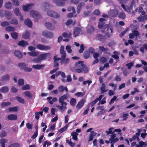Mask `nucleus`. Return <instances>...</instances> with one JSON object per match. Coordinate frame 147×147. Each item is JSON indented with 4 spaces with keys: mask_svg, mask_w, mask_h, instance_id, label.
Returning a JSON list of instances; mask_svg holds the SVG:
<instances>
[{
    "mask_svg": "<svg viewBox=\"0 0 147 147\" xmlns=\"http://www.w3.org/2000/svg\"><path fill=\"white\" fill-rule=\"evenodd\" d=\"M123 70V73L124 76H127L129 74V72L127 69H124Z\"/></svg>",
    "mask_w": 147,
    "mask_h": 147,
    "instance_id": "obj_46",
    "label": "nucleus"
},
{
    "mask_svg": "<svg viewBox=\"0 0 147 147\" xmlns=\"http://www.w3.org/2000/svg\"><path fill=\"white\" fill-rule=\"evenodd\" d=\"M81 31V28L79 27H76L74 30L73 36L75 37L77 36Z\"/></svg>",
    "mask_w": 147,
    "mask_h": 147,
    "instance_id": "obj_14",
    "label": "nucleus"
},
{
    "mask_svg": "<svg viewBox=\"0 0 147 147\" xmlns=\"http://www.w3.org/2000/svg\"><path fill=\"white\" fill-rule=\"evenodd\" d=\"M10 79V76L9 75L7 74L3 76L1 78L0 81H8Z\"/></svg>",
    "mask_w": 147,
    "mask_h": 147,
    "instance_id": "obj_22",
    "label": "nucleus"
},
{
    "mask_svg": "<svg viewBox=\"0 0 147 147\" xmlns=\"http://www.w3.org/2000/svg\"><path fill=\"white\" fill-rule=\"evenodd\" d=\"M78 134L76 132H73L71 133V136H72V138L75 140H78L77 136Z\"/></svg>",
    "mask_w": 147,
    "mask_h": 147,
    "instance_id": "obj_43",
    "label": "nucleus"
},
{
    "mask_svg": "<svg viewBox=\"0 0 147 147\" xmlns=\"http://www.w3.org/2000/svg\"><path fill=\"white\" fill-rule=\"evenodd\" d=\"M22 89L23 90H27L30 89V86L28 84H27L24 85L22 87Z\"/></svg>",
    "mask_w": 147,
    "mask_h": 147,
    "instance_id": "obj_55",
    "label": "nucleus"
},
{
    "mask_svg": "<svg viewBox=\"0 0 147 147\" xmlns=\"http://www.w3.org/2000/svg\"><path fill=\"white\" fill-rule=\"evenodd\" d=\"M30 16L34 18V21L36 22H37L38 19L41 18V16L37 12L34 10H31L30 12Z\"/></svg>",
    "mask_w": 147,
    "mask_h": 147,
    "instance_id": "obj_4",
    "label": "nucleus"
},
{
    "mask_svg": "<svg viewBox=\"0 0 147 147\" xmlns=\"http://www.w3.org/2000/svg\"><path fill=\"white\" fill-rule=\"evenodd\" d=\"M45 65H34L32 66V68L35 69H42L45 66Z\"/></svg>",
    "mask_w": 147,
    "mask_h": 147,
    "instance_id": "obj_21",
    "label": "nucleus"
},
{
    "mask_svg": "<svg viewBox=\"0 0 147 147\" xmlns=\"http://www.w3.org/2000/svg\"><path fill=\"white\" fill-rule=\"evenodd\" d=\"M12 4L10 2H8L6 3L5 4V7L7 9H10L11 8Z\"/></svg>",
    "mask_w": 147,
    "mask_h": 147,
    "instance_id": "obj_44",
    "label": "nucleus"
},
{
    "mask_svg": "<svg viewBox=\"0 0 147 147\" xmlns=\"http://www.w3.org/2000/svg\"><path fill=\"white\" fill-rule=\"evenodd\" d=\"M14 12L16 15L18 16H19L21 15L20 12V10L18 8H16L14 9Z\"/></svg>",
    "mask_w": 147,
    "mask_h": 147,
    "instance_id": "obj_56",
    "label": "nucleus"
},
{
    "mask_svg": "<svg viewBox=\"0 0 147 147\" xmlns=\"http://www.w3.org/2000/svg\"><path fill=\"white\" fill-rule=\"evenodd\" d=\"M42 61L39 55H38L37 58H34L33 59V61L35 63H38Z\"/></svg>",
    "mask_w": 147,
    "mask_h": 147,
    "instance_id": "obj_40",
    "label": "nucleus"
},
{
    "mask_svg": "<svg viewBox=\"0 0 147 147\" xmlns=\"http://www.w3.org/2000/svg\"><path fill=\"white\" fill-rule=\"evenodd\" d=\"M66 49L68 53H71L72 52L71 47L70 46L67 45L66 47Z\"/></svg>",
    "mask_w": 147,
    "mask_h": 147,
    "instance_id": "obj_61",
    "label": "nucleus"
},
{
    "mask_svg": "<svg viewBox=\"0 0 147 147\" xmlns=\"http://www.w3.org/2000/svg\"><path fill=\"white\" fill-rule=\"evenodd\" d=\"M24 24L29 28H31L32 26V23L31 21L29 19L27 18L24 20Z\"/></svg>",
    "mask_w": 147,
    "mask_h": 147,
    "instance_id": "obj_16",
    "label": "nucleus"
},
{
    "mask_svg": "<svg viewBox=\"0 0 147 147\" xmlns=\"http://www.w3.org/2000/svg\"><path fill=\"white\" fill-rule=\"evenodd\" d=\"M90 55V54L88 51H86L84 53L83 57L84 59H87L89 58Z\"/></svg>",
    "mask_w": 147,
    "mask_h": 147,
    "instance_id": "obj_32",
    "label": "nucleus"
},
{
    "mask_svg": "<svg viewBox=\"0 0 147 147\" xmlns=\"http://www.w3.org/2000/svg\"><path fill=\"white\" fill-rule=\"evenodd\" d=\"M103 32L108 38H110L112 35L113 29L112 25L110 24H106L104 25L103 27L102 28Z\"/></svg>",
    "mask_w": 147,
    "mask_h": 147,
    "instance_id": "obj_2",
    "label": "nucleus"
},
{
    "mask_svg": "<svg viewBox=\"0 0 147 147\" xmlns=\"http://www.w3.org/2000/svg\"><path fill=\"white\" fill-rule=\"evenodd\" d=\"M33 5V4L30 3L26 5H23L22 6L23 9L24 11H28L31 8L32 6Z\"/></svg>",
    "mask_w": 147,
    "mask_h": 147,
    "instance_id": "obj_12",
    "label": "nucleus"
},
{
    "mask_svg": "<svg viewBox=\"0 0 147 147\" xmlns=\"http://www.w3.org/2000/svg\"><path fill=\"white\" fill-rule=\"evenodd\" d=\"M7 119L9 120H16L17 119V116L16 115L11 114L8 115Z\"/></svg>",
    "mask_w": 147,
    "mask_h": 147,
    "instance_id": "obj_20",
    "label": "nucleus"
},
{
    "mask_svg": "<svg viewBox=\"0 0 147 147\" xmlns=\"http://www.w3.org/2000/svg\"><path fill=\"white\" fill-rule=\"evenodd\" d=\"M139 144L140 146L143 147H146V145L145 142L142 141L139 142Z\"/></svg>",
    "mask_w": 147,
    "mask_h": 147,
    "instance_id": "obj_64",
    "label": "nucleus"
},
{
    "mask_svg": "<svg viewBox=\"0 0 147 147\" xmlns=\"http://www.w3.org/2000/svg\"><path fill=\"white\" fill-rule=\"evenodd\" d=\"M110 15L111 16L115 17L118 15V11L115 9L111 10L109 12Z\"/></svg>",
    "mask_w": 147,
    "mask_h": 147,
    "instance_id": "obj_18",
    "label": "nucleus"
},
{
    "mask_svg": "<svg viewBox=\"0 0 147 147\" xmlns=\"http://www.w3.org/2000/svg\"><path fill=\"white\" fill-rule=\"evenodd\" d=\"M15 98L20 103L23 104L24 103L25 101L24 100L21 98L20 97L16 96Z\"/></svg>",
    "mask_w": 147,
    "mask_h": 147,
    "instance_id": "obj_41",
    "label": "nucleus"
},
{
    "mask_svg": "<svg viewBox=\"0 0 147 147\" xmlns=\"http://www.w3.org/2000/svg\"><path fill=\"white\" fill-rule=\"evenodd\" d=\"M72 34L70 32H69L68 33L67 32H64L63 33L62 36L64 37H68L69 38H71Z\"/></svg>",
    "mask_w": 147,
    "mask_h": 147,
    "instance_id": "obj_35",
    "label": "nucleus"
},
{
    "mask_svg": "<svg viewBox=\"0 0 147 147\" xmlns=\"http://www.w3.org/2000/svg\"><path fill=\"white\" fill-rule=\"evenodd\" d=\"M105 20V19L103 18H100L99 19L100 22L98 23V27L99 29H101L103 27L105 24L103 21Z\"/></svg>",
    "mask_w": 147,
    "mask_h": 147,
    "instance_id": "obj_15",
    "label": "nucleus"
},
{
    "mask_svg": "<svg viewBox=\"0 0 147 147\" xmlns=\"http://www.w3.org/2000/svg\"><path fill=\"white\" fill-rule=\"evenodd\" d=\"M45 26L47 28L50 30L54 29V27L52 26L51 23L50 22H47L45 24Z\"/></svg>",
    "mask_w": 147,
    "mask_h": 147,
    "instance_id": "obj_19",
    "label": "nucleus"
},
{
    "mask_svg": "<svg viewBox=\"0 0 147 147\" xmlns=\"http://www.w3.org/2000/svg\"><path fill=\"white\" fill-rule=\"evenodd\" d=\"M15 55L19 59H20L22 57V53L20 52L19 51H15L14 53Z\"/></svg>",
    "mask_w": 147,
    "mask_h": 147,
    "instance_id": "obj_25",
    "label": "nucleus"
},
{
    "mask_svg": "<svg viewBox=\"0 0 147 147\" xmlns=\"http://www.w3.org/2000/svg\"><path fill=\"white\" fill-rule=\"evenodd\" d=\"M85 102V100L84 99H82L76 105V108L77 109H80L84 105Z\"/></svg>",
    "mask_w": 147,
    "mask_h": 147,
    "instance_id": "obj_13",
    "label": "nucleus"
},
{
    "mask_svg": "<svg viewBox=\"0 0 147 147\" xmlns=\"http://www.w3.org/2000/svg\"><path fill=\"white\" fill-rule=\"evenodd\" d=\"M10 23L11 24H17L18 23V21L15 18H13L10 21Z\"/></svg>",
    "mask_w": 147,
    "mask_h": 147,
    "instance_id": "obj_54",
    "label": "nucleus"
},
{
    "mask_svg": "<svg viewBox=\"0 0 147 147\" xmlns=\"http://www.w3.org/2000/svg\"><path fill=\"white\" fill-rule=\"evenodd\" d=\"M113 55H112V57L113 58L115 59H119V57L118 55L119 54L118 52L116 51H114L113 52Z\"/></svg>",
    "mask_w": 147,
    "mask_h": 147,
    "instance_id": "obj_33",
    "label": "nucleus"
},
{
    "mask_svg": "<svg viewBox=\"0 0 147 147\" xmlns=\"http://www.w3.org/2000/svg\"><path fill=\"white\" fill-rule=\"evenodd\" d=\"M147 50V45L146 44H144L142 47H140V51L143 53H144V50Z\"/></svg>",
    "mask_w": 147,
    "mask_h": 147,
    "instance_id": "obj_37",
    "label": "nucleus"
},
{
    "mask_svg": "<svg viewBox=\"0 0 147 147\" xmlns=\"http://www.w3.org/2000/svg\"><path fill=\"white\" fill-rule=\"evenodd\" d=\"M18 66L22 69H23L25 71L30 72L32 70V69L27 67V65L24 63H19Z\"/></svg>",
    "mask_w": 147,
    "mask_h": 147,
    "instance_id": "obj_5",
    "label": "nucleus"
},
{
    "mask_svg": "<svg viewBox=\"0 0 147 147\" xmlns=\"http://www.w3.org/2000/svg\"><path fill=\"white\" fill-rule=\"evenodd\" d=\"M75 66L77 68L75 69L76 72L80 73L84 71V73H86L88 71V68L82 61H78L77 63H76Z\"/></svg>",
    "mask_w": 147,
    "mask_h": 147,
    "instance_id": "obj_1",
    "label": "nucleus"
},
{
    "mask_svg": "<svg viewBox=\"0 0 147 147\" xmlns=\"http://www.w3.org/2000/svg\"><path fill=\"white\" fill-rule=\"evenodd\" d=\"M39 57H40L42 60L47 59V58H49L51 55L50 53H45L39 55Z\"/></svg>",
    "mask_w": 147,
    "mask_h": 147,
    "instance_id": "obj_11",
    "label": "nucleus"
},
{
    "mask_svg": "<svg viewBox=\"0 0 147 147\" xmlns=\"http://www.w3.org/2000/svg\"><path fill=\"white\" fill-rule=\"evenodd\" d=\"M18 84L19 86H23L24 84V80L23 79H20L18 80Z\"/></svg>",
    "mask_w": 147,
    "mask_h": 147,
    "instance_id": "obj_59",
    "label": "nucleus"
},
{
    "mask_svg": "<svg viewBox=\"0 0 147 147\" xmlns=\"http://www.w3.org/2000/svg\"><path fill=\"white\" fill-rule=\"evenodd\" d=\"M128 115L129 114L127 113L123 114L122 116V117L123 118V120H126L127 119V118H128Z\"/></svg>",
    "mask_w": 147,
    "mask_h": 147,
    "instance_id": "obj_62",
    "label": "nucleus"
},
{
    "mask_svg": "<svg viewBox=\"0 0 147 147\" xmlns=\"http://www.w3.org/2000/svg\"><path fill=\"white\" fill-rule=\"evenodd\" d=\"M97 37L98 39L101 41H103L106 39V37L105 36L100 34H97Z\"/></svg>",
    "mask_w": 147,
    "mask_h": 147,
    "instance_id": "obj_24",
    "label": "nucleus"
},
{
    "mask_svg": "<svg viewBox=\"0 0 147 147\" xmlns=\"http://www.w3.org/2000/svg\"><path fill=\"white\" fill-rule=\"evenodd\" d=\"M114 128L113 127H111L109 128V131H106L105 133H107V135H109L110 134H112L114 133V131H113V129Z\"/></svg>",
    "mask_w": 147,
    "mask_h": 147,
    "instance_id": "obj_48",
    "label": "nucleus"
},
{
    "mask_svg": "<svg viewBox=\"0 0 147 147\" xmlns=\"http://www.w3.org/2000/svg\"><path fill=\"white\" fill-rule=\"evenodd\" d=\"M11 102H3L1 105V107L3 108L5 107L9 106L11 105Z\"/></svg>",
    "mask_w": 147,
    "mask_h": 147,
    "instance_id": "obj_42",
    "label": "nucleus"
},
{
    "mask_svg": "<svg viewBox=\"0 0 147 147\" xmlns=\"http://www.w3.org/2000/svg\"><path fill=\"white\" fill-rule=\"evenodd\" d=\"M28 54L30 56L32 57H36L39 54L38 51H32L28 52Z\"/></svg>",
    "mask_w": 147,
    "mask_h": 147,
    "instance_id": "obj_27",
    "label": "nucleus"
},
{
    "mask_svg": "<svg viewBox=\"0 0 147 147\" xmlns=\"http://www.w3.org/2000/svg\"><path fill=\"white\" fill-rule=\"evenodd\" d=\"M5 16L8 20H9L11 18V13L8 11H5Z\"/></svg>",
    "mask_w": 147,
    "mask_h": 147,
    "instance_id": "obj_39",
    "label": "nucleus"
},
{
    "mask_svg": "<svg viewBox=\"0 0 147 147\" xmlns=\"http://www.w3.org/2000/svg\"><path fill=\"white\" fill-rule=\"evenodd\" d=\"M15 29L13 27L10 26H7L5 28V30L8 31H13Z\"/></svg>",
    "mask_w": 147,
    "mask_h": 147,
    "instance_id": "obj_50",
    "label": "nucleus"
},
{
    "mask_svg": "<svg viewBox=\"0 0 147 147\" xmlns=\"http://www.w3.org/2000/svg\"><path fill=\"white\" fill-rule=\"evenodd\" d=\"M69 61V59L68 58H65L62 62V61H61V64L64 63L65 65H66L68 64Z\"/></svg>",
    "mask_w": 147,
    "mask_h": 147,
    "instance_id": "obj_52",
    "label": "nucleus"
},
{
    "mask_svg": "<svg viewBox=\"0 0 147 147\" xmlns=\"http://www.w3.org/2000/svg\"><path fill=\"white\" fill-rule=\"evenodd\" d=\"M106 87L105 84V83H103L102 84V86L100 88V91H101V94H102L104 92H106L107 91V90H106L105 89V88Z\"/></svg>",
    "mask_w": 147,
    "mask_h": 147,
    "instance_id": "obj_31",
    "label": "nucleus"
},
{
    "mask_svg": "<svg viewBox=\"0 0 147 147\" xmlns=\"http://www.w3.org/2000/svg\"><path fill=\"white\" fill-rule=\"evenodd\" d=\"M42 35L47 38H52L53 36V33L47 30L44 31L42 32Z\"/></svg>",
    "mask_w": 147,
    "mask_h": 147,
    "instance_id": "obj_7",
    "label": "nucleus"
},
{
    "mask_svg": "<svg viewBox=\"0 0 147 147\" xmlns=\"http://www.w3.org/2000/svg\"><path fill=\"white\" fill-rule=\"evenodd\" d=\"M84 3L83 2L81 3L78 5L77 10V12L78 14L80 13V11L82 9V7L84 6Z\"/></svg>",
    "mask_w": 147,
    "mask_h": 147,
    "instance_id": "obj_29",
    "label": "nucleus"
},
{
    "mask_svg": "<svg viewBox=\"0 0 147 147\" xmlns=\"http://www.w3.org/2000/svg\"><path fill=\"white\" fill-rule=\"evenodd\" d=\"M94 30V28L92 26H88L87 27V31L89 33H91Z\"/></svg>",
    "mask_w": 147,
    "mask_h": 147,
    "instance_id": "obj_38",
    "label": "nucleus"
},
{
    "mask_svg": "<svg viewBox=\"0 0 147 147\" xmlns=\"http://www.w3.org/2000/svg\"><path fill=\"white\" fill-rule=\"evenodd\" d=\"M98 101V98H96L95 100L90 102L89 105H91L92 107H93L95 105Z\"/></svg>",
    "mask_w": 147,
    "mask_h": 147,
    "instance_id": "obj_53",
    "label": "nucleus"
},
{
    "mask_svg": "<svg viewBox=\"0 0 147 147\" xmlns=\"http://www.w3.org/2000/svg\"><path fill=\"white\" fill-rule=\"evenodd\" d=\"M8 140L5 139L3 138L0 140V143L1 144L2 147H5V143H7Z\"/></svg>",
    "mask_w": 147,
    "mask_h": 147,
    "instance_id": "obj_30",
    "label": "nucleus"
},
{
    "mask_svg": "<svg viewBox=\"0 0 147 147\" xmlns=\"http://www.w3.org/2000/svg\"><path fill=\"white\" fill-rule=\"evenodd\" d=\"M25 95L27 97L31 98L32 97V95L30 92L26 91L24 93Z\"/></svg>",
    "mask_w": 147,
    "mask_h": 147,
    "instance_id": "obj_45",
    "label": "nucleus"
},
{
    "mask_svg": "<svg viewBox=\"0 0 147 147\" xmlns=\"http://www.w3.org/2000/svg\"><path fill=\"white\" fill-rule=\"evenodd\" d=\"M1 25L3 27H5L9 25L10 23L9 22H3L1 23Z\"/></svg>",
    "mask_w": 147,
    "mask_h": 147,
    "instance_id": "obj_60",
    "label": "nucleus"
},
{
    "mask_svg": "<svg viewBox=\"0 0 147 147\" xmlns=\"http://www.w3.org/2000/svg\"><path fill=\"white\" fill-rule=\"evenodd\" d=\"M67 0H53V2L58 6H63L65 5V1Z\"/></svg>",
    "mask_w": 147,
    "mask_h": 147,
    "instance_id": "obj_10",
    "label": "nucleus"
},
{
    "mask_svg": "<svg viewBox=\"0 0 147 147\" xmlns=\"http://www.w3.org/2000/svg\"><path fill=\"white\" fill-rule=\"evenodd\" d=\"M22 37L25 39H28L30 37V34L29 32L26 30L22 35Z\"/></svg>",
    "mask_w": 147,
    "mask_h": 147,
    "instance_id": "obj_26",
    "label": "nucleus"
},
{
    "mask_svg": "<svg viewBox=\"0 0 147 147\" xmlns=\"http://www.w3.org/2000/svg\"><path fill=\"white\" fill-rule=\"evenodd\" d=\"M140 35L138 31L134 30L132 31V33L129 34V38L130 39H133L135 37H137Z\"/></svg>",
    "mask_w": 147,
    "mask_h": 147,
    "instance_id": "obj_9",
    "label": "nucleus"
},
{
    "mask_svg": "<svg viewBox=\"0 0 147 147\" xmlns=\"http://www.w3.org/2000/svg\"><path fill=\"white\" fill-rule=\"evenodd\" d=\"M68 97V94H65L61 96L59 98V102L60 103L61 106L58 105L57 106L59 109L61 110H65L66 109V106L67 105L66 102H64L65 100L67 99Z\"/></svg>",
    "mask_w": 147,
    "mask_h": 147,
    "instance_id": "obj_3",
    "label": "nucleus"
},
{
    "mask_svg": "<svg viewBox=\"0 0 147 147\" xmlns=\"http://www.w3.org/2000/svg\"><path fill=\"white\" fill-rule=\"evenodd\" d=\"M76 99L75 98H72L70 101V105L72 106H75L76 104Z\"/></svg>",
    "mask_w": 147,
    "mask_h": 147,
    "instance_id": "obj_51",
    "label": "nucleus"
},
{
    "mask_svg": "<svg viewBox=\"0 0 147 147\" xmlns=\"http://www.w3.org/2000/svg\"><path fill=\"white\" fill-rule=\"evenodd\" d=\"M99 49L102 52L108 51H109V49L108 48H105L104 47H99Z\"/></svg>",
    "mask_w": 147,
    "mask_h": 147,
    "instance_id": "obj_49",
    "label": "nucleus"
},
{
    "mask_svg": "<svg viewBox=\"0 0 147 147\" xmlns=\"http://www.w3.org/2000/svg\"><path fill=\"white\" fill-rule=\"evenodd\" d=\"M68 127V125H65V126L62 128H61L59 130V131L61 133L63 132L65 130H66L67 129V128Z\"/></svg>",
    "mask_w": 147,
    "mask_h": 147,
    "instance_id": "obj_57",
    "label": "nucleus"
},
{
    "mask_svg": "<svg viewBox=\"0 0 147 147\" xmlns=\"http://www.w3.org/2000/svg\"><path fill=\"white\" fill-rule=\"evenodd\" d=\"M128 29L127 28H126L124 31L121 32V33L119 34V36L121 37V38L123 36H124L126 32L128 31Z\"/></svg>",
    "mask_w": 147,
    "mask_h": 147,
    "instance_id": "obj_63",
    "label": "nucleus"
},
{
    "mask_svg": "<svg viewBox=\"0 0 147 147\" xmlns=\"http://www.w3.org/2000/svg\"><path fill=\"white\" fill-rule=\"evenodd\" d=\"M9 110L10 112L15 111L16 112L18 111V108L17 107L9 108Z\"/></svg>",
    "mask_w": 147,
    "mask_h": 147,
    "instance_id": "obj_47",
    "label": "nucleus"
},
{
    "mask_svg": "<svg viewBox=\"0 0 147 147\" xmlns=\"http://www.w3.org/2000/svg\"><path fill=\"white\" fill-rule=\"evenodd\" d=\"M28 45V43L27 41L24 40L19 41L18 44V45L23 47L26 46Z\"/></svg>",
    "mask_w": 147,
    "mask_h": 147,
    "instance_id": "obj_17",
    "label": "nucleus"
},
{
    "mask_svg": "<svg viewBox=\"0 0 147 147\" xmlns=\"http://www.w3.org/2000/svg\"><path fill=\"white\" fill-rule=\"evenodd\" d=\"M37 49L40 50H48L51 49L50 46L44 45L41 44H39L37 45Z\"/></svg>",
    "mask_w": 147,
    "mask_h": 147,
    "instance_id": "obj_8",
    "label": "nucleus"
},
{
    "mask_svg": "<svg viewBox=\"0 0 147 147\" xmlns=\"http://www.w3.org/2000/svg\"><path fill=\"white\" fill-rule=\"evenodd\" d=\"M9 91L8 88L7 86H3L0 88V92L1 93H7Z\"/></svg>",
    "mask_w": 147,
    "mask_h": 147,
    "instance_id": "obj_28",
    "label": "nucleus"
},
{
    "mask_svg": "<svg viewBox=\"0 0 147 147\" xmlns=\"http://www.w3.org/2000/svg\"><path fill=\"white\" fill-rule=\"evenodd\" d=\"M58 89L59 91L60 92H63L64 90L66 92H67L68 91L67 88L66 86H65L64 87L63 86H60L58 87Z\"/></svg>",
    "mask_w": 147,
    "mask_h": 147,
    "instance_id": "obj_23",
    "label": "nucleus"
},
{
    "mask_svg": "<svg viewBox=\"0 0 147 147\" xmlns=\"http://www.w3.org/2000/svg\"><path fill=\"white\" fill-rule=\"evenodd\" d=\"M61 54V58L62 59V62L64 61V60L65 59L66 54V52L63 53H60Z\"/></svg>",
    "mask_w": 147,
    "mask_h": 147,
    "instance_id": "obj_58",
    "label": "nucleus"
},
{
    "mask_svg": "<svg viewBox=\"0 0 147 147\" xmlns=\"http://www.w3.org/2000/svg\"><path fill=\"white\" fill-rule=\"evenodd\" d=\"M96 133H95L93 131H92L91 132L90 134V135L89 141H90L92 140L93 139V136H95Z\"/></svg>",
    "mask_w": 147,
    "mask_h": 147,
    "instance_id": "obj_36",
    "label": "nucleus"
},
{
    "mask_svg": "<svg viewBox=\"0 0 147 147\" xmlns=\"http://www.w3.org/2000/svg\"><path fill=\"white\" fill-rule=\"evenodd\" d=\"M126 17V15L122 11L118 14V17L122 20L125 19Z\"/></svg>",
    "mask_w": 147,
    "mask_h": 147,
    "instance_id": "obj_34",
    "label": "nucleus"
},
{
    "mask_svg": "<svg viewBox=\"0 0 147 147\" xmlns=\"http://www.w3.org/2000/svg\"><path fill=\"white\" fill-rule=\"evenodd\" d=\"M47 14L49 16L55 18H59L60 16L59 14L52 10L48 11H47Z\"/></svg>",
    "mask_w": 147,
    "mask_h": 147,
    "instance_id": "obj_6",
    "label": "nucleus"
}]
</instances>
